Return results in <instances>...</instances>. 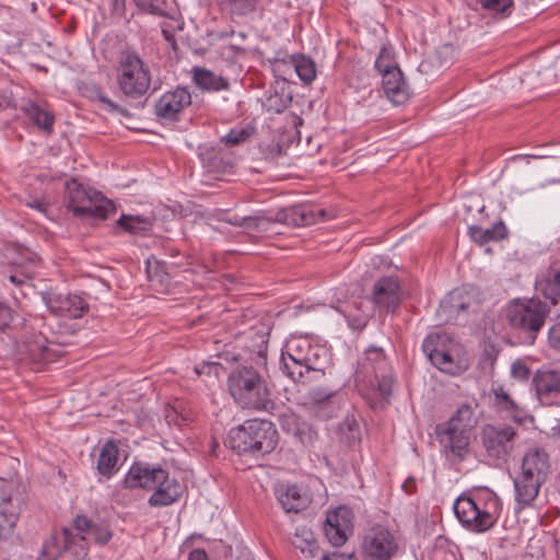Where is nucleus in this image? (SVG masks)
Listing matches in <instances>:
<instances>
[{
	"mask_svg": "<svg viewBox=\"0 0 560 560\" xmlns=\"http://www.w3.org/2000/svg\"><path fill=\"white\" fill-rule=\"evenodd\" d=\"M27 206L32 209L37 210L40 213H45L47 210V203L43 199H33L27 202Z\"/></svg>",
	"mask_w": 560,
	"mask_h": 560,
	"instance_id": "obj_56",
	"label": "nucleus"
},
{
	"mask_svg": "<svg viewBox=\"0 0 560 560\" xmlns=\"http://www.w3.org/2000/svg\"><path fill=\"white\" fill-rule=\"evenodd\" d=\"M225 444L238 454L265 455L276 448L278 432L270 421L252 419L231 429Z\"/></svg>",
	"mask_w": 560,
	"mask_h": 560,
	"instance_id": "obj_6",
	"label": "nucleus"
},
{
	"mask_svg": "<svg viewBox=\"0 0 560 560\" xmlns=\"http://www.w3.org/2000/svg\"><path fill=\"white\" fill-rule=\"evenodd\" d=\"M74 528L78 530V534L71 535L67 529L65 530V548L71 549L72 544H77V538L81 541H86V536L89 535L93 524L85 516H77L73 521Z\"/></svg>",
	"mask_w": 560,
	"mask_h": 560,
	"instance_id": "obj_35",
	"label": "nucleus"
},
{
	"mask_svg": "<svg viewBox=\"0 0 560 560\" xmlns=\"http://www.w3.org/2000/svg\"><path fill=\"white\" fill-rule=\"evenodd\" d=\"M141 10L158 16L168 15L167 0H133Z\"/></svg>",
	"mask_w": 560,
	"mask_h": 560,
	"instance_id": "obj_40",
	"label": "nucleus"
},
{
	"mask_svg": "<svg viewBox=\"0 0 560 560\" xmlns=\"http://www.w3.org/2000/svg\"><path fill=\"white\" fill-rule=\"evenodd\" d=\"M493 394L495 404L500 409L513 412L514 418H516L517 415L522 412L520 406L512 399V397L502 386L494 388Z\"/></svg>",
	"mask_w": 560,
	"mask_h": 560,
	"instance_id": "obj_39",
	"label": "nucleus"
},
{
	"mask_svg": "<svg viewBox=\"0 0 560 560\" xmlns=\"http://www.w3.org/2000/svg\"><path fill=\"white\" fill-rule=\"evenodd\" d=\"M363 549L372 560H389L397 551V544L387 528L377 525L365 533Z\"/></svg>",
	"mask_w": 560,
	"mask_h": 560,
	"instance_id": "obj_14",
	"label": "nucleus"
},
{
	"mask_svg": "<svg viewBox=\"0 0 560 560\" xmlns=\"http://www.w3.org/2000/svg\"><path fill=\"white\" fill-rule=\"evenodd\" d=\"M116 207L112 200L104 197L101 192L92 190L89 198H86V201L80 206H75L74 215L92 217L105 220L114 213Z\"/></svg>",
	"mask_w": 560,
	"mask_h": 560,
	"instance_id": "obj_19",
	"label": "nucleus"
},
{
	"mask_svg": "<svg viewBox=\"0 0 560 560\" xmlns=\"http://www.w3.org/2000/svg\"><path fill=\"white\" fill-rule=\"evenodd\" d=\"M20 109L38 129L45 131L46 133L52 132L55 116L46 103L26 100L22 103Z\"/></svg>",
	"mask_w": 560,
	"mask_h": 560,
	"instance_id": "obj_22",
	"label": "nucleus"
},
{
	"mask_svg": "<svg viewBox=\"0 0 560 560\" xmlns=\"http://www.w3.org/2000/svg\"><path fill=\"white\" fill-rule=\"evenodd\" d=\"M530 371L522 361H515L511 366V375L518 381H525L529 377Z\"/></svg>",
	"mask_w": 560,
	"mask_h": 560,
	"instance_id": "obj_50",
	"label": "nucleus"
},
{
	"mask_svg": "<svg viewBox=\"0 0 560 560\" xmlns=\"http://www.w3.org/2000/svg\"><path fill=\"white\" fill-rule=\"evenodd\" d=\"M228 389L242 408L269 411L275 406L266 381L252 366L234 369L228 377Z\"/></svg>",
	"mask_w": 560,
	"mask_h": 560,
	"instance_id": "obj_2",
	"label": "nucleus"
},
{
	"mask_svg": "<svg viewBox=\"0 0 560 560\" xmlns=\"http://www.w3.org/2000/svg\"><path fill=\"white\" fill-rule=\"evenodd\" d=\"M550 472V458L545 450L532 447L524 454L521 471L513 479L515 501L520 509L533 503Z\"/></svg>",
	"mask_w": 560,
	"mask_h": 560,
	"instance_id": "obj_5",
	"label": "nucleus"
},
{
	"mask_svg": "<svg viewBox=\"0 0 560 560\" xmlns=\"http://www.w3.org/2000/svg\"><path fill=\"white\" fill-rule=\"evenodd\" d=\"M337 515H327L325 522V534L331 545L339 547L342 546L347 541V534L349 528H346V523L338 524Z\"/></svg>",
	"mask_w": 560,
	"mask_h": 560,
	"instance_id": "obj_31",
	"label": "nucleus"
},
{
	"mask_svg": "<svg viewBox=\"0 0 560 560\" xmlns=\"http://www.w3.org/2000/svg\"><path fill=\"white\" fill-rule=\"evenodd\" d=\"M249 131L245 128L231 129L225 136L221 138L223 142L230 145H237L249 138Z\"/></svg>",
	"mask_w": 560,
	"mask_h": 560,
	"instance_id": "obj_49",
	"label": "nucleus"
},
{
	"mask_svg": "<svg viewBox=\"0 0 560 560\" xmlns=\"http://www.w3.org/2000/svg\"><path fill=\"white\" fill-rule=\"evenodd\" d=\"M23 504L15 474L0 477V539L7 540L13 535Z\"/></svg>",
	"mask_w": 560,
	"mask_h": 560,
	"instance_id": "obj_9",
	"label": "nucleus"
},
{
	"mask_svg": "<svg viewBox=\"0 0 560 560\" xmlns=\"http://www.w3.org/2000/svg\"><path fill=\"white\" fill-rule=\"evenodd\" d=\"M261 219L258 217H243V218H235L234 220H231L230 222L235 225L244 226V228H258Z\"/></svg>",
	"mask_w": 560,
	"mask_h": 560,
	"instance_id": "obj_52",
	"label": "nucleus"
},
{
	"mask_svg": "<svg viewBox=\"0 0 560 560\" xmlns=\"http://www.w3.org/2000/svg\"><path fill=\"white\" fill-rule=\"evenodd\" d=\"M188 560H208V556L203 549H194L188 555Z\"/></svg>",
	"mask_w": 560,
	"mask_h": 560,
	"instance_id": "obj_57",
	"label": "nucleus"
},
{
	"mask_svg": "<svg viewBox=\"0 0 560 560\" xmlns=\"http://www.w3.org/2000/svg\"><path fill=\"white\" fill-rule=\"evenodd\" d=\"M5 465L10 466V467H13L15 464L19 465V460H16L15 458H12V457H5L3 458Z\"/></svg>",
	"mask_w": 560,
	"mask_h": 560,
	"instance_id": "obj_63",
	"label": "nucleus"
},
{
	"mask_svg": "<svg viewBox=\"0 0 560 560\" xmlns=\"http://www.w3.org/2000/svg\"><path fill=\"white\" fill-rule=\"evenodd\" d=\"M325 215V210L315 212L311 207L298 205L284 209L278 214V219L292 225H310L318 221V218Z\"/></svg>",
	"mask_w": 560,
	"mask_h": 560,
	"instance_id": "obj_25",
	"label": "nucleus"
},
{
	"mask_svg": "<svg viewBox=\"0 0 560 560\" xmlns=\"http://www.w3.org/2000/svg\"><path fill=\"white\" fill-rule=\"evenodd\" d=\"M294 68L299 78L305 83H311L316 77L315 65L308 58L302 57L296 60Z\"/></svg>",
	"mask_w": 560,
	"mask_h": 560,
	"instance_id": "obj_44",
	"label": "nucleus"
},
{
	"mask_svg": "<svg viewBox=\"0 0 560 560\" xmlns=\"http://www.w3.org/2000/svg\"><path fill=\"white\" fill-rule=\"evenodd\" d=\"M476 2L493 15H509L513 5V0H476Z\"/></svg>",
	"mask_w": 560,
	"mask_h": 560,
	"instance_id": "obj_41",
	"label": "nucleus"
},
{
	"mask_svg": "<svg viewBox=\"0 0 560 560\" xmlns=\"http://www.w3.org/2000/svg\"><path fill=\"white\" fill-rule=\"evenodd\" d=\"M435 433L445 452L460 460L466 457L469 451L470 432L442 423L436 425Z\"/></svg>",
	"mask_w": 560,
	"mask_h": 560,
	"instance_id": "obj_15",
	"label": "nucleus"
},
{
	"mask_svg": "<svg viewBox=\"0 0 560 560\" xmlns=\"http://www.w3.org/2000/svg\"><path fill=\"white\" fill-rule=\"evenodd\" d=\"M96 98L105 106L107 112L113 114H119L124 117L130 118L131 114L130 112L118 105L117 103L113 102L104 92H102L100 89L95 91Z\"/></svg>",
	"mask_w": 560,
	"mask_h": 560,
	"instance_id": "obj_46",
	"label": "nucleus"
},
{
	"mask_svg": "<svg viewBox=\"0 0 560 560\" xmlns=\"http://www.w3.org/2000/svg\"><path fill=\"white\" fill-rule=\"evenodd\" d=\"M533 383L537 397L542 401L560 394V372L558 371H538Z\"/></svg>",
	"mask_w": 560,
	"mask_h": 560,
	"instance_id": "obj_26",
	"label": "nucleus"
},
{
	"mask_svg": "<svg viewBox=\"0 0 560 560\" xmlns=\"http://www.w3.org/2000/svg\"><path fill=\"white\" fill-rule=\"evenodd\" d=\"M116 225L130 234H140L151 229V221L143 215L122 214Z\"/></svg>",
	"mask_w": 560,
	"mask_h": 560,
	"instance_id": "obj_33",
	"label": "nucleus"
},
{
	"mask_svg": "<svg viewBox=\"0 0 560 560\" xmlns=\"http://www.w3.org/2000/svg\"><path fill=\"white\" fill-rule=\"evenodd\" d=\"M382 85L385 95L394 105L405 104L410 96L409 86L400 69L386 71V74L382 75Z\"/></svg>",
	"mask_w": 560,
	"mask_h": 560,
	"instance_id": "obj_21",
	"label": "nucleus"
},
{
	"mask_svg": "<svg viewBox=\"0 0 560 560\" xmlns=\"http://www.w3.org/2000/svg\"><path fill=\"white\" fill-rule=\"evenodd\" d=\"M71 551L75 559H84L88 556V544L77 538V544H72Z\"/></svg>",
	"mask_w": 560,
	"mask_h": 560,
	"instance_id": "obj_53",
	"label": "nucleus"
},
{
	"mask_svg": "<svg viewBox=\"0 0 560 560\" xmlns=\"http://www.w3.org/2000/svg\"><path fill=\"white\" fill-rule=\"evenodd\" d=\"M468 234L475 243L483 245L492 241L503 240L508 234V230L505 224L502 221H499L488 229H483L478 225H470L468 228Z\"/></svg>",
	"mask_w": 560,
	"mask_h": 560,
	"instance_id": "obj_28",
	"label": "nucleus"
},
{
	"mask_svg": "<svg viewBox=\"0 0 560 560\" xmlns=\"http://www.w3.org/2000/svg\"><path fill=\"white\" fill-rule=\"evenodd\" d=\"M118 447L113 441L106 442L100 453L97 470L105 477H110L117 470Z\"/></svg>",
	"mask_w": 560,
	"mask_h": 560,
	"instance_id": "obj_29",
	"label": "nucleus"
},
{
	"mask_svg": "<svg viewBox=\"0 0 560 560\" xmlns=\"http://www.w3.org/2000/svg\"><path fill=\"white\" fill-rule=\"evenodd\" d=\"M165 418L168 423L174 422L175 424L180 425V422L177 419V412L174 408L166 410Z\"/></svg>",
	"mask_w": 560,
	"mask_h": 560,
	"instance_id": "obj_58",
	"label": "nucleus"
},
{
	"mask_svg": "<svg viewBox=\"0 0 560 560\" xmlns=\"http://www.w3.org/2000/svg\"><path fill=\"white\" fill-rule=\"evenodd\" d=\"M415 483V480L412 478H409L407 479L404 485H402V489L406 491V492H411L412 491V486Z\"/></svg>",
	"mask_w": 560,
	"mask_h": 560,
	"instance_id": "obj_61",
	"label": "nucleus"
},
{
	"mask_svg": "<svg viewBox=\"0 0 560 560\" xmlns=\"http://www.w3.org/2000/svg\"><path fill=\"white\" fill-rule=\"evenodd\" d=\"M478 290L462 287L451 291L440 303L438 314L444 323H456L466 311H475L479 305Z\"/></svg>",
	"mask_w": 560,
	"mask_h": 560,
	"instance_id": "obj_10",
	"label": "nucleus"
},
{
	"mask_svg": "<svg viewBox=\"0 0 560 560\" xmlns=\"http://www.w3.org/2000/svg\"><path fill=\"white\" fill-rule=\"evenodd\" d=\"M322 560H339V555H337V553L324 555L322 557Z\"/></svg>",
	"mask_w": 560,
	"mask_h": 560,
	"instance_id": "obj_64",
	"label": "nucleus"
},
{
	"mask_svg": "<svg viewBox=\"0 0 560 560\" xmlns=\"http://www.w3.org/2000/svg\"><path fill=\"white\" fill-rule=\"evenodd\" d=\"M516 431L510 425H486L481 432L482 445L488 456L505 459L514 447Z\"/></svg>",
	"mask_w": 560,
	"mask_h": 560,
	"instance_id": "obj_12",
	"label": "nucleus"
},
{
	"mask_svg": "<svg viewBox=\"0 0 560 560\" xmlns=\"http://www.w3.org/2000/svg\"><path fill=\"white\" fill-rule=\"evenodd\" d=\"M19 351L25 354L34 362H52L56 358L62 355L61 347L52 341H48L44 336H35L33 340H24L19 346Z\"/></svg>",
	"mask_w": 560,
	"mask_h": 560,
	"instance_id": "obj_17",
	"label": "nucleus"
},
{
	"mask_svg": "<svg viewBox=\"0 0 560 560\" xmlns=\"http://www.w3.org/2000/svg\"><path fill=\"white\" fill-rule=\"evenodd\" d=\"M110 538L112 532L106 526H100L96 524H93L89 535L86 536V540L93 539L98 545L107 544Z\"/></svg>",
	"mask_w": 560,
	"mask_h": 560,
	"instance_id": "obj_48",
	"label": "nucleus"
},
{
	"mask_svg": "<svg viewBox=\"0 0 560 560\" xmlns=\"http://www.w3.org/2000/svg\"><path fill=\"white\" fill-rule=\"evenodd\" d=\"M125 485L128 488L155 489L149 498L152 506H166L176 502L183 492L182 485L170 478L168 472L161 467L149 464H133L126 478Z\"/></svg>",
	"mask_w": 560,
	"mask_h": 560,
	"instance_id": "obj_1",
	"label": "nucleus"
},
{
	"mask_svg": "<svg viewBox=\"0 0 560 560\" xmlns=\"http://www.w3.org/2000/svg\"><path fill=\"white\" fill-rule=\"evenodd\" d=\"M451 348L452 341L445 334L429 335L422 343V350L430 362L440 371L454 375L460 366L455 362Z\"/></svg>",
	"mask_w": 560,
	"mask_h": 560,
	"instance_id": "obj_11",
	"label": "nucleus"
},
{
	"mask_svg": "<svg viewBox=\"0 0 560 560\" xmlns=\"http://www.w3.org/2000/svg\"><path fill=\"white\" fill-rule=\"evenodd\" d=\"M43 299L48 310L60 316L79 318L89 310L88 303L77 294L47 292Z\"/></svg>",
	"mask_w": 560,
	"mask_h": 560,
	"instance_id": "obj_16",
	"label": "nucleus"
},
{
	"mask_svg": "<svg viewBox=\"0 0 560 560\" xmlns=\"http://www.w3.org/2000/svg\"><path fill=\"white\" fill-rule=\"evenodd\" d=\"M550 307L539 299L515 300L508 307V322L514 328L524 332L526 342H535L538 332L545 325Z\"/></svg>",
	"mask_w": 560,
	"mask_h": 560,
	"instance_id": "obj_7",
	"label": "nucleus"
},
{
	"mask_svg": "<svg viewBox=\"0 0 560 560\" xmlns=\"http://www.w3.org/2000/svg\"><path fill=\"white\" fill-rule=\"evenodd\" d=\"M72 184L74 186L73 188L69 186L68 208L74 214L75 206H80L86 201V198H89V195L93 189L84 188L83 186L77 184L74 180Z\"/></svg>",
	"mask_w": 560,
	"mask_h": 560,
	"instance_id": "obj_43",
	"label": "nucleus"
},
{
	"mask_svg": "<svg viewBox=\"0 0 560 560\" xmlns=\"http://www.w3.org/2000/svg\"><path fill=\"white\" fill-rule=\"evenodd\" d=\"M65 544L61 546L56 537L45 540L37 560H57L62 553Z\"/></svg>",
	"mask_w": 560,
	"mask_h": 560,
	"instance_id": "obj_42",
	"label": "nucleus"
},
{
	"mask_svg": "<svg viewBox=\"0 0 560 560\" xmlns=\"http://www.w3.org/2000/svg\"><path fill=\"white\" fill-rule=\"evenodd\" d=\"M375 69L378 71L381 75L386 74V71H392L394 69H399L394 51L389 47H382L374 65Z\"/></svg>",
	"mask_w": 560,
	"mask_h": 560,
	"instance_id": "obj_38",
	"label": "nucleus"
},
{
	"mask_svg": "<svg viewBox=\"0 0 560 560\" xmlns=\"http://www.w3.org/2000/svg\"><path fill=\"white\" fill-rule=\"evenodd\" d=\"M535 289L544 298L550 300L552 305H556L559 302L560 285L557 283L555 275L552 276V278H542L537 280Z\"/></svg>",
	"mask_w": 560,
	"mask_h": 560,
	"instance_id": "obj_36",
	"label": "nucleus"
},
{
	"mask_svg": "<svg viewBox=\"0 0 560 560\" xmlns=\"http://www.w3.org/2000/svg\"><path fill=\"white\" fill-rule=\"evenodd\" d=\"M192 73L195 84L203 91L219 92L230 88L228 79L222 75H218L206 68L196 67L192 69Z\"/></svg>",
	"mask_w": 560,
	"mask_h": 560,
	"instance_id": "obj_27",
	"label": "nucleus"
},
{
	"mask_svg": "<svg viewBox=\"0 0 560 560\" xmlns=\"http://www.w3.org/2000/svg\"><path fill=\"white\" fill-rule=\"evenodd\" d=\"M280 425L283 431L293 435L305 445L312 444L317 438V432L313 427L292 412L281 416Z\"/></svg>",
	"mask_w": 560,
	"mask_h": 560,
	"instance_id": "obj_24",
	"label": "nucleus"
},
{
	"mask_svg": "<svg viewBox=\"0 0 560 560\" xmlns=\"http://www.w3.org/2000/svg\"><path fill=\"white\" fill-rule=\"evenodd\" d=\"M191 103L187 89L177 88L175 91L164 93L155 104L158 117L167 120L177 119L178 114Z\"/></svg>",
	"mask_w": 560,
	"mask_h": 560,
	"instance_id": "obj_18",
	"label": "nucleus"
},
{
	"mask_svg": "<svg viewBox=\"0 0 560 560\" xmlns=\"http://www.w3.org/2000/svg\"><path fill=\"white\" fill-rule=\"evenodd\" d=\"M147 271H148V278H149V280L151 282H155V281H158L160 283L163 282V277L162 276H160L158 272L152 273L150 264H148V270Z\"/></svg>",
	"mask_w": 560,
	"mask_h": 560,
	"instance_id": "obj_60",
	"label": "nucleus"
},
{
	"mask_svg": "<svg viewBox=\"0 0 560 560\" xmlns=\"http://www.w3.org/2000/svg\"><path fill=\"white\" fill-rule=\"evenodd\" d=\"M10 310L3 303H0V330L9 325Z\"/></svg>",
	"mask_w": 560,
	"mask_h": 560,
	"instance_id": "obj_55",
	"label": "nucleus"
},
{
	"mask_svg": "<svg viewBox=\"0 0 560 560\" xmlns=\"http://www.w3.org/2000/svg\"><path fill=\"white\" fill-rule=\"evenodd\" d=\"M256 0H225L224 5L233 15L243 16L252 12Z\"/></svg>",
	"mask_w": 560,
	"mask_h": 560,
	"instance_id": "obj_45",
	"label": "nucleus"
},
{
	"mask_svg": "<svg viewBox=\"0 0 560 560\" xmlns=\"http://www.w3.org/2000/svg\"><path fill=\"white\" fill-rule=\"evenodd\" d=\"M259 339H260V343L258 346V350H257V353L260 355V357H265L266 352H267V340L265 339V336L264 335H260L259 336Z\"/></svg>",
	"mask_w": 560,
	"mask_h": 560,
	"instance_id": "obj_59",
	"label": "nucleus"
},
{
	"mask_svg": "<svg viewBox=\"0 0 560 560\" xmlns=\"http://www.w3.org/2000/svg\"><path fill=\"white\" fill-rule=\"evenodd\" d=\"M340 439L347 444H353L360 439V427L353 417H347L338 427Z\"/></svg>",
	"mask_w": 560,
	"mask_h": 560,
	"instance_id": "obj_37",
	"label": "nucleus"
},
{
	"mask_svg": "<svg viewBox=\"0 0 560 560\" xmlns=\"http://www.w3.org/2000/svg\"><path fill=\"white\" fill-rule=\"evenodd\" d=\"M338 516L336 517L337 518V522L338 524H342V522L346 523V528H349L351 527V513L350 511L347 509V508H338L337 510L328 513L327 515H337Z\"/></svg>",
	"mask_w": 560,
	"mask_h": 560,
	"instance_id": "obj_51",
	"label": "nucleus"
},
{
	"mask_svg": "<svg viewBox=\"0 0 560 560\" xmlns=\"http://www.w3.org/2000/svg\"><path fill=\"white\" fill-rule=\"evenodd\" d=\"M292 544L295 548L300 549L303 553H307L314 558L318 552V546L311 528L307 526H298L295 528Z\"/></svg>",
	"mask_w": 560,
	"mask_h": 560,
	"instance_id": "obj_30",
	"label": "nucleus"
},
{
	"mask_svg": "<svg viewBox=\"0 0 560 560\" xmlns=\"http://www.w3.org/2000/svg\"><path fill=\"white\" fill-rule=\"evenodd\" d=\"M118 65L117 83L120 92L131 100L145 95L151 85V72L148 65L131 51L121 52Z\"/></svg>",
	"mask_w": 560,
	"mask_h": 560,
	"instance_id": "obj_8",
	"label": "nucleus"
},
{
	"mask_svg": "<svg viewBox=\"0 0 560 560\" xmlns=\"http://www.w3.org/2000/svg\"><path fill=\"white\" fill-rule=\"evenodd\" d=\"M276 497L287 513H298L310 503L308 495L295 485H279L276 488Z\"/></svg>",
	"mask_w": 560,
	"mask_h": 560,
	"instance_id": "obj_23",
	"label": "nucleus"
},
{
	"mask_svg": "<svg viewBox=\"0 0 560 560\" xmlns=\"http://www.w3.org/2000/svg\"><path fill=\"white\" fill-rule=\"evenodd\" d=\"M548 340L551 347L560 349V323L555 324L549 329Z\"/></svg>",
	"mask_w": 560,
	"mask_h": 560,
	"instance_id": "obj_54",
	"label": "nucleus"
},
{
	"mask_svg": "<svg viewBox=\"0 0 560 560\" xmlns=\"http://www.w3.org/2000/svg\"><path fill=\"white\" fill-rule=\"evenodd\" d=\"M9 104H10V101L7 96H4V95L0 96V109L8 107Z\"/></svg>",
	"mask_w": 560,
	"mask_h": 560,
	"instance_id": "obj_62",
	"label": "nucleus"
},
{
	"mask_svg": "<svg viewBox=\"0 0 560 560\" xmlns=\"http://www.w3.org/2000/svg\"><path fill=\"white\" fill-rule=\"evenodd\" d=\"M445 423L452 427L464 429L467 432H471V430L477 424V419L475 417L471 405H460L455 415Z\"/></svg>",
	"mask_w": 560,
	"mask_h": 560,
	"instance_id": "obj_32",
	"label": "nucleus"
},
{
	"mask_svg": "<svg viewBox=\"0 0 560 560\" xmlns=\"http://www.w3.org/2000/svg\"><path fill=\"white\" fill-rule=\"evenodd\" d=\"M501 509L499 497L488 489L474 497H458L454 503V513L460 524L475 533H485L493 527Z\"/></svg>",
	"mask_w": 560,
	"mask_h": 560,
	"instance_id": "obj_3",
	"label": "nucleus"
},
{
	"mask_svg": "<svg viewBox=\"0 0 560 560\" xmlns=\"http://www.w3.org/2000/svg\"><path fill=\"white\" fill-rule=\"evenodd\" d=\"M377 381V389L381 396L386 399L392 394V388L394 384V377L390 373V369L386 372H378V377H375Z\"/></svg>",
	"mask_w": 560,
	"mask_h": 560,
	"instance_id": "obj_47",
	"label": "nucleus"
},
{
	"mask_svg": "<svg viewBox=\"0 0 560 560\" xmlns=\"http://www.w3.org/2000/svg\"><path fill=\"white\" fill-rule=\"evenodd\" d=\"M322 354H325V350L312 346L306 339L291 342L287 346V352L281 354L280 369L295 383L317 382L325 375Z\"/></svg>",
	"mask_w": 560,
	"mask_h": 560,
	"instance_id": "obj_4",
	"label": "nucleus"
},
{
	"mask_svg": "<svg viewBox=\"0 0 560 560\" xmlns=\"http://www.w3.org/2000/svg\"><path fill=\"white\" fill-rule=\"evenodd\" d=\"M399 284L398 281L393 277H386L380 279L374 284L373 300L374 303L386 310L387 312H394L400 302L399 298Z\"/></svg>",
	"mask_w": 560,
	"mask_h": 560,
	"instance_id": "obj_20",
	"label": "nucleus"
},
{
	"mask_svg": "<svg viewBox=\"0 0 560 560\" xmlns=\"http://www.w3.org/2000/svg\"><path fill=\"white\" fill-rule=\"evenodd\" d=\"M363 366L365 369L370 366L375 377H378V372H386L389 369L384 351L378 347H370L366 349Z\"/></svg>",
	"mask_w": 560,
	"mask_h": 560,
	"instance_id": "obj_34",
	"label": "nucleus"
},
{
	"mask_svg": "<svg viewBox=\"0 0 560 560\" xmlns=\"http://www.w3.org/2000/svg\"><path fill=\"white\" fill-rule=\"evenodd\" d=\"M337 392L329 387H313L302 397V406L312 416L326 420L339 409Z\"/></svg>",
	"mask_w": 560,
	"mask_h": 560,
	"instance_id": "obj_13",
	"label": "nucleus"
}]
</instances>
